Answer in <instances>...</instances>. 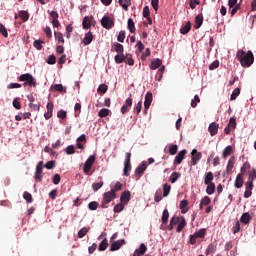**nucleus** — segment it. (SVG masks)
Instances as JSON below:
<instances>
[{"label": "nucleus", "mask_w": 256, "mask_h": 256, "mask_svg": "<svg viewBox=\"0 0 256 256\" xmlns=\"http://www.w3.org/2000/svg\"><path fill=\"white\" fill-rule=\"evenodd\" d=\"M161 65H162L161 59L159 58L153 59L150 64V69H152V71H155V69H159Z\"/></svg>", "instance_id": "obj_20"}, {"label": "nucleus", "mask_w": 256, "mask_h": 256, "mask_svg": "<svg viewBox=\"0 0 256 256\" xmlns=\"http://www.w3.org/2000/svg\"><path fill=\"white\" fill-rule=\"evenodd\" d=\"M107 89H109V87L106 84H101L97 89V93L105 94L107 93Z\"/></svg>", "instance_id": "obj_49"}, {"label": "nucleus", "mask_w": 256, "mask_h": 256, "mask_svg": "<svg viewBox=\"0 0 256 256\" xmlns=\"http://www.w3.org/2000/svg\"><path fill=\"white\" fill-rule=\"evenodd\" d=\"M116 194H115V190H110L108 192H105L103 194V199L101 202V208L102 209H107V205H109L110 201H113V199H115Z\"/></svg>", "instance_id": "obj_4"}, {"label": "nucleus", "mask_w": 256, "mask_h": 256, "mask_svg": "<svg viewBox=\"0 0 256 256\" xmlns=\"http://www.w3.org/2000/svg\"><path fill=\"white\" fill-rule=\"evenodd\" d=\"M54 36H55L56 41H58V43L60 45L65 44V39L63 38V33L55 31Z\"/></svg>", "instance_id": "obj_24"}, {"label": "nucleus", "mask_w": 256, "mask_h": 256, "mask_svg": "<svg viewBox=\"0 0 256 256\" xmlns=\"http://www.w3.org/2000/svg\"><path fill=\"white\" fill-rule=\"evenodd\" d=\"M249 169H251V164L249 162H245L243 166L240 168V175H245L247 171H249Z\"/></svg>", "instance_id": "obj_38"}, {"label": "nucleus", "mask_w": 256, "mask_h": 256, "mask_svg": "<svg viewBox=\"0 0 256 256\" xmlns=\"http://www.w3.org/2000/svg\"><path fill=\"white\" fill-rule=\"evenodd\" d=\"M194 235H195L198 239H205V236L207 235V229L201 228L200 230L196 231V232L194 233Z\"/></svg>", "instance_id": "obj_22"}, {"label": "nucleus", "mask_w": 256, "mask_h": 256, "mask_svg": "<svg viewBox=\"0 0 256 256\" xmlns=\"http://www.w3.org/2000/svg\"><path fill=\"white\" fill-rule=\"evenodd\" d=\"M53 89H54V91H58L59 93H63V91H64V93H67V90L63 89V84H55L53 86Z\"/></svg>", "instance_id": "obj_56"}, {"label": "nucleus", "mask_w": 256, "mask_h": 256, "mask_svg": "<svg viewBox=\"0 0 256 256\" xmlns=\"http://www.w3.org/2000/svg\"><path fill=\"white\" fill-rule=\"evenodd\" d=\"M77 147L78 149H83V143H87V136L85 134H82L77 138Z\"/></svg>", "instance_id": "obj_17"}, {"label": "nucleus", "mask_w": 256, "mask_h": 256, "mask_svg": "<svg viewBox=\"0 0 256 256\" xmlns=\"http://www.w3.org/2000/svg\"><path fill=\"white\" fill-rule=\"evenodd\" d=\"M249 181H255L256 179V169L252 168V170L249 173Z\"/></svg>", "instance_id": "obj_61"}, {"label": "nucleus", "mask_w": 256, "mask_h": 256, "mask_svg": "<svg viewBox=\"0 0 256 256\" xmlns=\"http://www.w3.org/2000/svg\"><path fill=\"white\" fill-rule=\"evenodd\" d=\"M232 153H233V146H227L222 152L223 159H227V157H229V155H231Z\"/></svg>", "instance_id": "obj_28"}, {"label": "nucleus", "mask_w": 256, "mask_h": 256, "mask_svg": "<svg viewBox=\"0 0 256 256\" xmlns=\"http://www.w3.org/2000/svg\"><path fill=\"white\" fill-rule=\"evenodd\" d=\"M191 31V22L188 21L185 26H183L181 29H180V33L182 35H187V33H189Z\"/></svg>", "instance_id": "obj_26"}, {"label": "nucleus", "mask_w": 256, "mask_h": 256, "mask_svg": "<svg viewBox=\"0 0 256 256\" xmlns=\"http://www.w3.org/2000/svg\"><path fill=\"white\" fill-rule=\"evenodd\" d=\"M197 103H201V98H199V95L194 96V100L191 101V107L195 109V107H197Z\"/></svg>", "instance_id": "obj_55"}, {"label": "nucleus", "mask_w": 256, "mask_h": 256, "mask_svg": "<svg viewBox=\"0 0 256 256\" xmlns=\"http://www.w3.org/2000/svg\"><path fill=\"white\" fill-rule=\"evenodd\" d=\"M66 153L67 155H73L75 154V147L73 145H70L68 147H66Z\"/></svg>", "instance_id": "obj_62"}, {"label": "nucleus", "mask_w": 256, "mask_h": 256, "mask_svg": "<svg viewBox=\"0 0 256 256\" xmlns=\"http://www.w3.org/2000/svg\"><path fill=\"white\" fill-rule=\"evenodd\" d=\"M234 165H235V158H234V156H232L229 159L228 164H227V168H226L227 173H231V171H233Z\"/></svg>", "instance_id": "obj_33"}, {"label": "nucleus", "mask_w": 256, "mask_h": 256, "mask_svg": "<svg viewBox=\"0 0 256 256\" xmlns=\"http://www.w3.org/2000/svg\"><path fill=\"white\" fill-rule=\"evenodd\" d=\"M177 151H179V146L177 144H171L168 149V153L170 155H177Z\"/></svg>", "instance_id": "obj_35"}, {"label": "nucleus", "mask_w": 256, "mask_h": 256, "mask_svg": "<svg viewBox=\"0 0 256 256\" xmlns=\"http://www.w3.org/2000/svg\"><path fill=\"white\" fill-rule=\"evenodd\" d=\"M185 227H187V221L184 216H181L176 229L177 233H181Z\"/></svg>", "instance_id": "obj_14"}, {"label": "nucleus", "mask_w": 256, "mask_h": 256, "mask_svg": "<svg viewBox=\"0 0 256 256\" xmlns=\"http://www.w3.org/2000/svg\"><path fill=\"white\" fill-rule=\"evenodd\" d=\"M180 177H181V173L173 172L169 177V181L170 183H177Z\"/></svg>", "instance_id": "obj_31"}, {"label": "nucleus", "mask_w": 256, "mask_h": 256, "mask_svg": "<svg viewBox=\"0 0 256 256\" xmlns=\"http://www.w3.org/2000/svg\"><path fill=\"white\" fill-rule=\"evenodd\" d=\"M241 223H244V225H248L249 221H251V214L249 213H243L240 218Z\"/></svg>", "instance_id": "obj_25"}, {"label": "nucleus", "mask_w": 256, "mask_h": 256, "mask_svg": "<svg viewBox=\"0 0 256 256\" xmlns=\"http://www.w3.org/2000/svg\"><path fill=\"white\" fill-rule=\"evenodd\" d=\"M213 172H206L204 175V185H209L211 183H213Z\"/></svg>", "instance_id": "obj_19"}, {"label": "nucleus", "mask_w": 256, "mask_h": 256, "mask_svg": "<svg viewBox=\"0 0 256 256\" xmlns=\"http://www.w3.org/2000/svg\"><path fill=\"white\" fill-rule=\"evenodd\" d=\"M95 159H97V157L95 155H91L89 156V158L86 160L84 166H83V171L84 173L87 175L89 173V171H91L93 164L95 163Z\"/></svg>", "instance_id": "obj_6"}, {"label": "nucleus", "mask_w": 256, "mask_h": 256, "mask_svg": "<svg viewBox=\"0 0 256 256\" xmlns=\"http://www.w3.org/2000/svg\"><path fill=\"white\" fill-rule=\"evenodd\" d=\"M42 43H45L44 41L41 40H35L33 45L35 47V49H37V51H41L43 49V45H41Z\"/></svg>", "instance_id": "obj_48"}, {"label": "nucleus", "mask_w": 256, "mask_h": 256, "mask_svg": "<svg viewBox=\"0 0 256 256\" xmlns=\"http://www.w3.org/2000/svg\"><path fill=\"white\" fill-rule=\"evenodd\" d=\"M151 103H153V93L147 92L145 95L144 107L145 109H149L151 107Z\"/></svg>", "instance_id": "obj_12"}, {"label": "nucleus", "mask_w": 256, "mask_h": 256, "mask_svg": "<svg viewBox=\"0 0 256 256\" xmlns=\"http://www.w3.org/2000/svg\"><path fill=\"white\" fill-rule=\"evenodd\" d=\"M34 179L36 183H41L43 181V161L38 162L36 166Z\"/></svg>", "instance_id": "obj_5"}, {"label": "nucleus", "mask_w": 256, "mask_h": 256, "mask_svg": "<svg viewBox=\"0 0 256 256\" xmlns=\"http://www.w3.org/2000/svg\"><path fill=\"white\" fill-rule=\"evenodd\" d=\"M187 205H189V201L187 200H182L180 202V209L182 213H187V211H189V209L187 208Z\"/></svg>", "instance_id": "obj_39"}, {"label": "nucleus", "mask_w": 256, "mask_h": 256, "mask_svg": "<svg viewBox=\"0 0 256 256\" xmlns=\"http://www.w3.org/2000/svg\"><path fill=\"white\" fill-rule=\"evenodd\" d=\"M82 27L83 29H91V18L89 16L84 17Z\"/></svg>", "instance_id": "obj_32"}, {"label": "nucleus", "mask_w": 256, "mask_h": 256, "mask_svg": "<svg viewBox=\"0 0 256 256\" xmlns=\"http://www.w3.org/2000/svg\"><path fill=\"white\" fill-rule=\"evenodd\" d=\"M129 171V152L126 153V159L124 162V175L127 177Z\"/></svg>", "instance_id": "obj_37"}, {"label": "nucleus", "mask_w": 256, "mask_h": 256, "mask_svg": "<svg viewBox=\"0 0 256 256\" xmlns=\"http://www.w3.org/2000/svg\"><path fill=\"white\" fill-rule=\"evenodd\" d=\"M208 131L211 137H215V135H217V133L219 132V124H217L216 122H212L208 127Z\"/></svg>", "instance_id": "obj_11"}, {"label": "nucleus", "mask_w": 256, "mask_h": 256, "mask_svg": "<svg viewBox=\"0 0 256 256\" xmlns=\"http://www.w3.org/2000/svg\"><path fill=\"white\" fill-rule=\"evenodd\" d=\"M150 55H151V50L149 48H146L141 56L142 61H145V59H147V57H149Z\"/></svg>", "instance_id": "obj_58"}, {"label": "nucleus", "mask_w": 256, "mask_h": 256, "mask_svg": "<svg viewBox=\"0 0 256 256\" xmlns=\"http://www.w3.org/2000/svg\"><path fill=\"white\" fill-rule=\"evenodd\" d=\"M161 199H163V190L158 189V190L155 192L154 201H155L156 203H159V202L161 201Z\"/></svg>", "instance_id": "obj_36"}, {"label": "nucleus", "mask_w": 256, "mask_h": 256, "mask_svg": "<svg viewBox=\"0 0 256 256\" xmlns=\"http://www.w3.org/2000/svg\"><path fill=\"white\" fill-rule=\"evenodd\" d=\"M119 5L124 9V11H128L129 9V0H119Z\"/></svg>", "instance_id": "obj_47"}, {"label": "nucleus", "mask_w": 256, "mask_h": 256, "mask_svg": "<svg viewBox=\"0 0 256 256\" xmlns=\"http://www.w3.org/2000/svg\"><path fill=\"white\" fill-rule=\"evenodd\" d=\"M87 233H89V229H87V227H83L82 229H80L78 231V238L83 239V237H85V235H87Z\"/></svg>", "instance_id": "obj_45"}, {"label": "nucleus", "mask_w": 256, "mask_h": 256, "mask_svg": "<svg viewBox=\"0 0 256 256\" xmlns=\"http://www.w3.org/2000/svg\"><path fill=\"white\" fill-rule=\"evenodd\" d=\"M13 107L15 109H21V102L19 101V98H15L12 103Z\"/></svg>", "instance_id": "obj_63"}, {"label": "nucleus", "mask_w": 256, "mask_h": 256, "mask_svg": "<svg viewBox=\"0 0 256 256\" xmlns=\"http://www.w3.org/2000/svg\"><path fill=\"white\" fill-rule=\"evenodd\" d=\"M147 170V162L143 161L135 170L136 179H141Z\"/></svg>", "instance_id": "obj_8"}, {"label": "nucleus", "mask_w": 256, "mask_h": 256, "mask_svg": "<svg viewBox=\"0 0 256 256\" xmlns=\"http://www.w3.org/2000/svg\"><path fill=\"white\" fill-rule=\"evenodd\" d=\"M109 247V241L104 238L98 246V251H105Z\"/></svg>", "instance_id": "obj_27"}, {"label": "nucleus", "mask_w": 256, "mask_h": 256, "mask_svg": "<svg viewBox=\"0 0 256 256\" xmlns=\"http://www.w3.org/2000/svg\"><path fill=\"white\" fill-rule=\"evenodd\" d=\"M18 17H20L21 20L25 23L26 21H29V12H27L25 10H21L18 13Z\"/></svg>", "instance_id": "obj_30"}, {"label": "nucleus", "mask_w": 256, "mask_h": 256, "mask_svg": "<svg viewBox=\"0 0 256 256\" xmlns=\"http://www.w3.org/2000/svg\"><path fill=\"white\" fill-rule=\"evenodd\" d=\"M239 95H241V89L240 88L234 89V91L231 94L230 101H235V99H237Z\"/></svg>", "instance_id": "obj_42"}, {"label": "nucleus", "mask_w": 256, "mask_h": 256, "mask_svg": "<svg viewBox=\"0 0 256 256\" xmlns=\"http://www.w3.org/2000/svg\"><path fill=\"white\" fill-rule=\"evenodd\" d=\"M120 201L121 203L117 204L114 207V213H121V211L125 209V205H127V203L129 202V191H125L124 193H122Z\"/></svg>", "instance_id": "obj_3"}, {"label": "nucleus", "mask_w": 256, "mask_h": 256, "mask_svg": "<svg viewBox=\"0 0 256 256\" xmlns=\"http://www.w3.org/2000/svg\"><path fill=\"white\" fill-rule=\"evenodd\" d=\"M145 253H147V246L142 243L139 246V249L135 250L133 256H141V255H145Z\"/></svg>", "instance_id": "obj_16"}, {"label": "nucleus", "mask_w": 256, "mask_h": 256, "mask_svg": "<svg viewBox=\"0 0 256 256\" xmlns=\"http://www.w3.org/2000/svg\"><path fill=\"white\" fill-rule=\"evenodd\" d=\"M92 41H93V33L89 31L88 33L85 34L83 43L84 45H91Z\"/></svg>", "instance_id": "obj_21"}, {"label": "nucleus", "mask_w": 256, "mask_h": 256, "mask_svg": "<svg viewBox=\"0 0 256 256\" xmlns=\"http://www.w3.org/2000/svg\"><path fill=\"white\" fill-rule=\"evenodd\" d=\"M101 187H103V181L92 184V189L94 192H97V190L101 189Z\"/></svg>", "instance_id": "obj_59"}, {"label": "nucleus", "mask_w": 256, "mask_h": 256, "mask_svg": "<svg viewBox=\"0 0 256 256\" xmlns=\"http://www.w3.org/2000/svg\"><path fill=\"white\" fill-rule=\"evenodd\" d=\"M111 51H115L116 53H124V49H123V46L120 44V43H117L115 42L113 45H112V49Z\"/></svg>", "instance_id": "obj_23"}, {"label": "nucleus", "mask_w": 256, "mask_h": 256, "mask_svg": "<svg viewBox=\"0 0 256 256\" xmlns=\"http://www.w3.org/2000/svg\"><path fill=\"white\" fill-rule=\"evenodd\" d=\"M228 127H230L231 129H235V127H237V121L235 120V118H230Z\"/></svg>", "instance_id": "obj_64"}, {"label": "nucleus", "mask_w": 256, "mask_h": 256, "mask_svg": "<svg viewBox=\"0 0 256 256\" xmlns=\"http://www.w3.org/2000/svg\"><path fill=\"white\" fill-rule=\"evenodd\" d=\"M169 193H171V185H169L168 183H165L163 185V197H168Z\"/></svg>", "instance_id": "obj_41"}, {"label": "nucleus", "mask_w": 256, "mask_h": 256, "mask_svg": "<svg viewBox=\"0 0 256 256\" xmlns=\"http://www.w3.org/2000/svg\"><path fill=\"white\" fill-rule=\"evenodd\" d=\"M46 63H48V65H55L57 63V57H55V55H50Z\"/></svg>", "instance_id": "obj_54"}, {"label": "nucleus", "mask_w": 256, "mask_h": 256, "mask_svg": "<svg viewBox=\"0 0 256 256\" xmlns=\"http://www.w3.org/2000/svg\"><path fill=\"white\" fill-rule=\"evenodd\" d=\"M129 111V98L126 99L125 104L121 108V113L125 115Z\"/></svg>", "instance_id": "obj_52"}, {"label": "nucleus", "mask_w": 256, "mask_h": 256, "mask_svg": "<svg viewBox=\"0 0 256 256\" xmlns=\"http://www.w3.org/2000/svg\"><path fill=\"white\" fill-rule=\"evenodd\" d=\"M207 206V205H211V198H209V196H205L201 202H200V205H199V209H203V206Z\"/></svg>", "instance_id": "obj_34"}, {"label": "nucleus", "mask_w": 256, "mask_h": 256, "mask_svg": "<svg viewBox=\"0 0 256 256\" xmlns=\"http://www.w3.org/2000/svg\"><path fill=\"white\" fill-rule=\"evenodd\" d=\"M191 155V165L193 166L197 165V163L201 161V157H203V154H201V152H198L197 149H193Z\"/></svg>", "instance_id": "obj_9"}, {"label": "nucleus", "mask_w": 256, "mask_h": 256, "mask_svg": "<svg viewBox=\"0 0 256 256\" xmlns=\"http://www.w3.org/2000/svg\"><path fill=\"white\" fill-rule=\"evenodd\" d=\"M0 33L5 38L9 37V33L7 32V28H5V25H3L2 23H0Z\"/></svg>", "instance_id": "obj_51"}, {"label": "nucleus", "mask_w": 256, "mask_h": 256, "mask_svg": "<svg viewBox=\"0 0 256 256\" xmlns=\"http://www.w3.org/2000/svg\"><path fill=\"white\" fill-rule=\"evenodd\" d=\"M23 198L25 199V201H27V203H33V196L31 195V193L24 192Z\"/></svg>", "instance_id": "obj_50"}, {"label": "nucleus", "mask_w": 256, "mask_h": 256, "mask_svg": "<svg viewBox=\"0 0 256 256\" xmlns=\"http://www.w3.org/2000/svg\"><path fill=\"white\" fill-rule=\"evenodd\" d=\"M18 81L24 82V87H37V81H35V77L29 73L21 74L18 77Z\"/></svg>", "instance_id": "obj_2"}, {"label": "nucleus", "mask_w": 256, "mask_h": 256, "mask_svg": "<svg viewBox=\"0 0 256 256\" xmlns=\"http://www.w3.org/2000/svg\"><path fill=\"white\" fill-rule=\"evenodd\" d=\"M109 113H111V110L104 108L101 109L98 113V117H100L101 119H103V117H107L109 115Z\"/></svg>", "instance_id": "obj_43"}, {"label": "nucleus", "mask_w": 256, "mask_h": 256, "mask_svg": "<svg viewBox=\"0 0 256 256\" xmlns=\"http://www.w3.org/2000/svg\"><path fill=\"white\" fill-rule=\"evenodd\" d=\"M161 221L163 225H167V223L169 222V210H163Z\"/></svg>", "instance_id": "obj_29"}, {"label": "nucleus", "mask_w": 256, "mask_h": 256, "mask_svg": "<svg viewBox=\"0 0 256 256\" xmlns=\"http://www.w3.org/2000/svg\"><path fill=\"white\" fill-rule=\"evenodd\" d=\"M236 59H238L240 65L243 67H251V64L255 61V56H253V52L251 50L245 52V50L239 49L236 53Z\"/></svg>", "instance_id": "obj_1"}, {"label": "nucleus", "mask_w": 256, "mask_h": 256, "mask_svg": "<svg viewBox=\"0 0 256 256\" xmlns=\"http://www.w3.org/2000/svg\"><path fill=\"white\" fill-rule=\"evenodd\" d=\"M101 25L104 27V29H112V27H115V22H113V18L104 16L101 19Z\"/></svg>", "instance_id": "obj_7"}, {"label": "nucleus", "mask_w": 256, "mask_h": 256, "mask_svg": "<svg viewBox=\"0 0 256 256\" xmlns=\"http://www.w3.org/2000/svg\"><path fill=\"white\" fill-rule=\"evenodd\" d=\"M241 231V223H239V221H237L233 228H232V232L235 234L239 233Z\"/></svg>", "instance_id": "obj_53"}, {"label": "nucleus", "mask_w": 256, "mask_h": 256, "mask_svg": "<svg viewBox=\"0 0 256 256\" xmlns=\"http://www.w3.org/2000/svg\"><path fill=\"white\" fill-rule=\"evenodd\" d=\"M115 62L116 63H123L125 61V54L122 52V53H119L115 56Z\"/></svg>", "instance_id": "obj_44"}, {"label": "nucleus", "mask_w": 256, "mask_h": 256, "mask_svg": "<svg viewBox=\"0 0 256 256\" xmlns=\"http://www.w3.org/2000/svg\"><path fill=\"white\" fill-rule=\"evenodd\" d=\"M98 207H99V203L97 201H92L88 204V209L90 211H97Z\"/></svg>", "instance_id": "obj_46"}, {"label": "nucleus", "mask_w": 256, "mask_h": 256, "mask_svg": "<svg viewBox=\"0 0 256 256\" xmlns=\"http://www.w3.org/2000/svg\"><path fill=\"white\" fill-rule=\"evenodd\" d=\"M125 243L124 240H118L116 242H111L110 245V251H119L121 249V246Z\"/></svg>", "instance_id": "obj_15"}, {"label": "nucleus", "mask_w": 256, "mask_h": 256, "mask_svg": "<svg viewBox=\"0 0 256 256\" xmlns=\"http://www.w3.org/2000/svg\"><path fill=\"white\" fill-rule=\"evenodd\" d=\"M185 155H187L186 149L180 151L174 159V165H181L183 163V159H185Z\"/></svg>", "instance_id": "obj_10"}, {"label": "nucleus", "mask_w": 256, "mask_h": 256, "mask_svg": "<svg viewBox=\"0 0 256 256\" xmlns=\"http://www.w3.org/2000/svg\"><path fill=\"white\" fill-rule=\"evenodd\" d=\"M71 33H73V26L71 24L66 26V37L69 39L71 37Z\"/></svg>", "instance_id": "obj_57"}, {"label": "nucleus", "mask_w": 256, "mask_h": 256, "mask_svg": "<svg viewBox=\"0 0 256 256\" xmlns=\"http://www.w3.org/2000/svg\"><path fill=\"white\" fill-rule=\"evenodd\" d=\"M201 25H203V14H198L195 18L194 29H201Z\"/></svg>", "instance_id": "obj_18"}, {"label": "nucleus", "mask_w": 256, "mask_h": 256, "mask_svg": "<svg viewBox=\"0 0 256 256\" xmlns=\"http://www.w3.org/2000/svg\"><path fill=\"white\" fill-rule=\"evenodd\" d=\"M206 193L207 195H213L215 193V183L206 184Z\"/></svg>", "instance_id": "obj_40"}, {"label": "nucleus", "mask_w": 256, "mask_h": 256, "mask_svg": "<svg viewBox=\"0 0 256 256\" xmlns=\"http://www.w3.org/2000/svg\"><path fill=\"white\" fill-rule=\"evenodd\" d=\"M57 117L59 119H67V111H65V110L58 111Z\"/></svg>", "instance_id": "obj_60"}, {"label": "nucleus", "mask_w": 256, "mask_h": 256, "mask_svg": "<svg viewBox=\"0 0 256 256\" xmlns=\"http://www.w3.org/2000/svg\"><path fill=\"white\" fill-rule=\"evenodd\" d=\"M244 183H245V180L243 179V174H238L236 176L234 187H236V189H241Z\"/></svg>", "instance_id": "obj_13"}]
</instances>
